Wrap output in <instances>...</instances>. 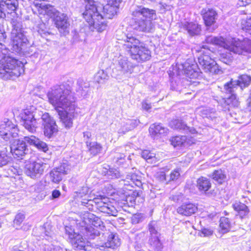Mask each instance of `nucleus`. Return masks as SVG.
Wrapping results in <instances>:
<instances>
[{
	"label": "nucleus",
	"mask_w": 251,
	"mask_h": 251,
	"mask_svg": "<svg viewBox=\"0 0 251 251\" xmlns=\"http://www.w3.org/2000/svg\"><path fill=\"white\" fill-rule=\"evenodd\" d=\"M25 218L24 214L22 213L17 214L14 220V224L16 226H20Z\"/></svg>",
	"instance_id": "54"
},
{
	"label": "nucleus",
	"mask_w": 251,
	"mask_h": 251,
	"mask_svg": "<svg viewBox=\"0 0 251 251\" xmlns=\"http://www.w3.org/2000/svg\"><path fill=\"white\" fill-rule=\"evenodd\" d=\"M204 24L206 26H210L216 22L217 13L215 10L210 8L203 9L201 11Z\"/></svg>",
	"instance_id": "21"
},
{
	"label": "nucleus",
	"mask_w": 251,
	"mask_h": 251,
	"mask_svg": "<svg viewBox=\"0 0 251 251\" xmlns=\"http://www.w3.org/2000/svg\"><path fill=\"white\" fill-rule=\"evenodd\" d=\"M55 24L60 33L66 35L69 32L70 23L67 16L64 13H58L56 16Z\"/></svg>",
	"instance_id": "16"
},
{
	"label": "nucleus",
	"mask_w": 251,
	"mask_h": 251,
	"mask_svg": "<svg viewBox=\"0 0 251 251\" xmlns=\"http://www.w3.org/2000/svg\"><path fill=\"white\" fill-rule=\"evenodd\" d=\"M220 231L224 234L227 232L230 228L229 219L226 217H221L220 221Z\"/></svg>",
	"instance_id": "38"
},
{
	"label": "nucleus",
	"mask_w": 251,
	"mask_h": 251,
	"mask_svg": "<svg viewBox=\"0 0 251 251\" xmlns=\"http://www.w3.org/2000/svg\"><path fill=\"white\" fill-rule=\"evenodd\" d=\"M50 167L48 164L42 160L27 163L25 165V173L27 176L33 179L39 178L44 173L45 170Z\"/></svg>",
	"instance_id": "11"
},
{
	"label": "nucleus",
	"mask_w": 251,
	"mask_h": 251,
	"mask_svg": "<svg viewBox=\"0 0 251 251\" xmlns=\"http://www.w3.org/2000/svg\"><path fill=\"white\" fill-rule=\"evenodd\" d=\"M207 43L219 45L228 51L220 54L219 59L224 63L229 65L234 60L233 54L246 55L251 53V40L248 38L240 40L235 38H224L212 36L205 39Z\"/></svg>",
	"instance_id": "2"
},
{
	"label": "nucleus",
	"mask_w": 251,
	"mask_h": 251,
	"mask_svg": "<svg viewBox=\"0 0 251 251\" xmlns=\"http://www.w3.org/2000/svg\"><path fill=\"white\" fill-rule=\"evenodd\" d=\"M133 68V65L126 57L120 56L116 61L115 67L112 68V75L117 79H122L131 74Z\"/></svg>",
	"instance_id": "9"
},
{
	"label": "nucleus",
	"mask_w": 251,
	"mask_h": 251,
	"mask_svg": "<svg viewBox=\"0 0 251 251\" xmlns=\"http://www.w3.org/2000/svg\"><path fill=\"white\" fill-rule=\"evenodd\" d=\"M17 125L7 119L0 125V136L6 141L11 142L18 137Z\"/></svg>",
	"instance_id": "12"
},
{
	"label": "nucleus",
	"mask_w": 251,
	"mask_h": 251,
	"mask_svg": "<svg viewBox=\"0 0 251 251\" xmlns=\"http://www.w3.org/2000/svg\"><path fill=\"white\" fill-rule=\"evenodd\" d=\"M24 72L23 63L13 57L7 56L0 60V77L3 79L18 77Z\"/></svg>",
	"instance_id": "7"
},
{
	"label": "nucleus",
	"mask_w": 251,
	"mask_h": 251,
	"mask_svg": "<svg viewBox=\"0 0 251 251\" xmlns=\"http://www.w3.org/2000/svg\"><path fill=\"white\" fill-rule=\"evenodd\" d=\"M239 105V101L235 95L232 94L229 98L226 99L223 106L225 111H230L232 108L238 107Z\"/></svg>",
	"instance_id": "30"
},
{
	"label": "nucleus",
	"mask_w": 251,
	"mask_h": 251,
	"mask_svg": "<svg viewBox=\"0 0 251 251\" xmlns=\"http://www.w3.org/2000/svg\"><path fill=\"white\" fill-rule=\"evenodd\" d=\"M172 145L175 147L177 146H185L189 144L185 136H176L171 140Z\"/></svg>",
	"instance_id": "37"
},
{
	"label": "nucleus",
	"mask_w": 251,
	"mask_h": 251,
	"mask_svg": "<svg viewBox=\"0 0 251 251\" xmlns=\"http://www.w3.org/2000/svg\"><path fill=\"white\" fill-rule=\"evenodd\" d=\"M108 176H110L111 178H119L121 176L120 173L116 169L111 168L107 172Z\"/></svg>",
	"instance_id": "50"
},
{
	"label": "nucleus",
	"mask_w": 251,
	"mask_h": 251,
	"mask_svg": "<svg viewBox=\"0 0 251 251\" xmlns=\"http://www.w3.org/2000/svg\"><path fill=\"white\" fill-rule=\"evenodd\" d=\"M180 175V171L178 169L174 170L171 172L169 176H168L167 181H175L179 178Z\"/></svg>",
	"instance_id": "47"
},
{
	"label": "nucleus",
	"mask_w": 251,
	"mask_h": 251,
	"mask_svg": "<svg viewBox=\"0 0 251 251\" xmlns=\"http://www.w3.org/2000/svg\"><path fill=\"white\" fill-rule=\"evenodd\" d=\"M124 48L129 53L131 58L137 62L146 61L151 57V51L135 37L127 35Z\"/></svg>",
	"instance_id": "5"
},
{
	"label": "nucleus",
	"mask_w": 251,
	"mask_h": 251,
	"mask_svg": "<svg viewBox=\"0 0 251 251\" xmlns=\"http://www.w3.org/2000/svg\"><path fill=\"white\" fill-rule=\"evenodd\" d=\"M89 188L87 186H83L81 189L79 191V192H77L76 197L78 198L81 199V202L82 204L84 205H86V204L93 205L92 202H88V203H83V201L85 199H90V196H92L93 197H95L94 195H93L91 193L89 194Z\"/></svg>",
	"instance_id": "33"
},
{
	"label": "nucleus",
	"mask_w": 251,
	"mask_h": 251,
	"mask_svg": "<svg viewBox=\"0 0 251 251\" xmlns=\"http://www.w3.org/2000/svg\"><path fill=\"white\" fill-rule=\"evenodd\" d=\"M60 195V192L59 190H54L52 191V197L53 198H58Z\"/></svg>",
	"instance_id": "64"
},
{
	"label": "nucleus",
	"mask_w": 251,
	"mask_h": 251,
	"mask_svg": "<svg viewBox=\"0 0 251 251\" xmlns=\"http://www.w3.org/2000/svg\"><path fill=\"white\" fill-rule=\"evenodd\" d=\"M114 161L118 165H123L126 162V155L118 151L115 152L114 155Z\"/></svg>",
	"instance_id": "44"
},
{
	"label": "nucleus",
	"mask_w": 251,
	"mask_h": 251,
	"mask_svg": "<svg viewBox=\"0 0 251 251\" xmlns=\"http://www.w3.org/2000/svg\"><path fill=\"white\" fill-rule=\"evenodd\" d=\"M19 117L25 128L31 133H34L37 127V121L33 113L28 110L22 111Z\"/></svg>",
	"instance_id": "14"
},
{
	"label": "nucleus",
	"mask_w": 251,
	"mask_h": 251,
	"mask_svg": "<svg viewBox=\"0 0 251 251\" xmlns=\"http://www.w3.org/2000/svg\"><path fill=\"white\" fill-rule=\"evenodd\" d=\"M203 112H204V114L206 115L205 116L208 118L212 119L213 118H215V112L214 111L211 112L209 113V110L208 109H205L203 110Z\"/></svg>",
	"instance_id": "57"
},
{
	"label": "nucleus",
	"mask_w": 251,
	"mask_h": 251,
	"mask_svg": "<svg viewBox=\"0 0 251 251\" xmlns=\"http://www.w3.org/2000/svg\"><path fill=\"white\" fill-rule=\"evenodd\" d=\"M198 61L199 64L205 72L216 74L219 71L215 61L206 52L199 57Z\"/></svg>",
	"instance_id": "15"
},
{
	"label": "nucleus",
	"mask_w": 251,
	"mask_h": 251,
	"mask_svg": "<svg viewBox=\"0 0 251 251\" xmlns=\"http://www.w3.org/2000/svg\"><path fill=\"white\" fill-rule=\"evenodd\" d=\"M90 199H85L83 203H88V202L94 203L98 209L101 212L107 213L110 215L116 216L118 211L115 207L109 201V199L103 196L100 195L97 197H93L90 196Z\"/></svg>",
	"instance_id": "10"
},
{
	"label": "nucleus",
	"mask_w": 251,
	"mask_h": 251,
	"mask_svg": "<svg viewBox=\"0 0 251 251\" xmlns=\"http://www.w3.org/2000/svg\"><path fill=\"white\" fill-rule=\"evenodd\" d=\"M50 251H67L66 249L61 248L59 246H53L50 248Z\"/></svg>",
	"instance_id": "62"
},
{
	"label": "nucleus",
	"mask_w": 251,
	"mask_h": 251,
	"mask_svg": "<svg viewBox=\"0 0 251 251\" xmlns=\"http://www.w3.org/2000/svg\"><path fill=\"white\" fill-rule=\"evenodd\" d=\"M35 147H36L38 149L43 151L44 152H46L48 150V147L47 144L45 142L40 140L39 138H38L37 140Z\"/></svg>",
	"instance_id": "48"
},
{
	"label": "nucleus",
	"mask_w": 251,
	"mask_h": 251,
	"mask_svg": "<svg viewBox=\"0 0 251 251\" xmlns=\"http://www.w3.org/2000/svg\"><path fill=\"white\" fill-rule=\"evenodd\" d=\"M10 150L13 155L18 158L24 156L27 151L25 142L16 139L11 142Z\"/></svg>",
	"instance_id": "17"
},
{
	"label": "nucleus",
	"mask_w": 251,
	"mask_h": 251,
	"mask_svg": "<svg viewBox=\"0 0 251 251\" xmlns=\"http://www.w3.org/2000/svg\"><path fill=\"white\" fill-rule=\"evenodd\" d=\"M38 139V138L35 137V136L31 135L29 136H25L24 137V142H27L29 144L31 145H33L35 146V144L37 142V140Z\"/></svg>",
	"instance_id": "53"
},
{
	"label": "nucleus",
	"mask_w": 251,
	"mask_h": 251,
	"mask_svg": "<svg viewBox=\"0 0 251 251\" xmlns=\"http://www.w3.org/2000/svg\"><path fill=\"white\" fill-rule=\"evenodd\" d=\"M76 108V104H75L56 111L59 116L60 122L65 128H70L72 127Z\"/></svg>",
	"instance_id": "13"
},
{
	"label": "nucleus",
	"mask_w": 251,
	"mask_h": 251,
	"mask_svg": "<svg viewBox=\"0 0 251 251\" xmlns=\"http://www.w3.org/2000/svg\"><path fill=\"white\" fill-rule=\"evenodd\" d=\"M211 177L219 183H222L226 179V175L221 170H215L212 174Z\"/></svg>",
	"instance_id": "41"
},
{
	"label": "nucleus",
	"mask_w": 251,
	"mask_h": 251,
	"mask_svg": "<svg viewBox=\"0 0 251 251\" xmlns=\"http://www.w3.org/2000/svg\"><path fill=\"white\" fill-rule=\"evenodd\" d=\"M47 96L49 102L56 111L76 104L75 98L72 93L70 87L64 83L51 87Z\"/></svg>",
	"instance_id": "3"
},
{
	"label": "nucleus",
	"mask_w": 251,
	"mask_h": 251,
	"mask_svg": "<svg viewBox=\"0 0 251 251\" xmlns=\"http://www.w3.org/2000/svg\"><path fill=\"white\" fill-rule=\"evenodd\" d=\"M141 155L143 158L150 163H155L158 160L155 154L148 150L143 151L142 152Z\"/></svg>",
	"instance_id": "39"
},
{
	"label": "nucleus",
	"mask_w": 251,
	"mask_h": 251,
	"mask_svg": "<svg viewBox=\"0 0 251 251\" xmlns=\"http://www.w3.org/2000/svg\"><path fill=\"white\" fill-rule=\"evenodd\" d=\"M197 187L201 192H206L211 186V183L207 178L201 176L197 180Z\"/></svg>",
	"instance_id": "32"
},
{
	"label": "nucleus",
	"mask_w": 251,
	"mask_h": 251,
	"mask_svg": "<svg viewBox=\"0 0 251 251\" xmlns=\"http://www.w3.org/2000/svg\"><path fill=\"white\" fill-rule=\"evenodd\" d=\"M63 174L56 168L53 169L50 173L51 181L55 183H58L62 179Z\"/></svg>",
	"instance_id": "40"
},
{
	"label": "nucleus",
	"mask_w": 251,
	"mask_h": 251,
	"mask_svg": "<svg viewBox=\"0 0 251 251\" xmlns=\"http://www.w3.org/2000/svg\"><path fill=\"white\" fill-rule=\"evenodd\" d=\"M44 135L48 138H50L56 134L58 131V126L56 122L51 123L50 125H48L43 126Z\"/></svg>",
	"instance_id": "35"
},
{
	"label": "nucleus",
	"mask_w": 251,
	"mask_h": 251,
	"mask_svg": "<svg viewBox=\"0 0 251 251\" xmlns=\"http://www.w3.org/2000/svg\"><path fill=\"white\" fill-rule=\"evenodd\" d=\"M170 126L174 129L183 130L186 132H190L195 134L196 132V130L193 127L188 126L183 123L181 120L175 119L172 120L169 124Z\"/></svg>",
	"instance_id": "26"
},
{
	"label": "nucleus",
	"mask_w": 251,
	"mask_h": 251,
	"mask_svg": "<svg viewBox=\"0 0 251 251\" xmlns=\"http://www.w3.org/2000/svg\"><path fill=\"white\" fill-rule=\"evenodd\" d=\"M126 179H130L133 182L135 183L136 185H139L141 183V181H139L137 178V176L135 174H130V175H127V177H126Z\"/></svg>",
	"instance_id": "55"
},
{
	"label": "nucleus",
	"mask_w": 251,
	"mask_h": 251,
	"mask_svg": "<svg viewBox=\"0 0 251 251\" xmlns=\"http://www.w3.org/2000/svg\"><path fill=\"white\" fill-rule=\"evenodd\" d=\"M18 2L17 0H0V17L4 12L7 13L14 12L17 8Z\"/></svg>",
	"instance_id": "22"
},
{
	"label": "nucleus",
	"mask_w": 251,
	"mask_h": 251,
	"mask_svg": "<svg viewBox=\"0 0 251 251\" xmlns=\"http://www.w3.org/2000/svg\"><path fill=\"white\" fill-rule=\"evenodd\" d=\"M102 221L94 214L85 212L81 216L80 232L85 238L93 239L100 234Z\"/></svg>",
	"instance_id": "6"
},
{
	"label": "nucleus",
	"mask_w": 251,
	"mask_h": 251,
	"mask_svg": "<svg viewBox=\"0 0 251 251\" xmlns=\"http://www.w3.org/2000/svg\"><path fill=\"white\" fill-rule=\"evenodd\" d=\"M139 122L135 119H127L122 124V127L119 130V133H125L134 128L138 124Z\"/></svg>",
	"instance_id": "31"
},
{
	"label": "nucleus",
	"mask_w": 251,
	"mask_h": 251,
	"mask_svg": "<svg viewBox=\"0 0 251 251\" xmlns=\"http://www.w3.org/2000/svg\"><path fill=\"white\" fill-rule=\"evenodd\" d=\"M159 178L160 181H167V179H168V176H166L164 172H160L159 176Z\"/></svg>",
	"instance_id": "60"
},
{
	"label": "nucleus",
	"mask_w": 251,
	"mask_h": 251,
	"mask_svg": "<svg viewBox=\"0 0 251 251\" xmlns=\"http://www.w3.org/2000/svg\"><path fill=\"white\" fill-rule=\"evenodd\" d=\"M142 107L146 110L148 111L151 108V103H147L146 101H144L142 102Z\"/></svg>",
	"instance_id": "59"
},
{
	"label": "nucleus",
	"mask_w": 251,
	"mask_h": 251,
	"mask_svg": "<svg viewBox=\"0 0 251 251\" xmlns=\"http://www.w3.org/2000/svg\"><path fill=\"white\" fill-rule=\"evenodd\" d=\"M143 217L141 213L134 214L131 217V222L133 224H137L142 221Z\"/></svg>",
	"instance_id": "52"
},
{
	"label": "nucleus",
	"mask_w": 251,
	"mask_h": 251,
	"mask_svg": "<svg viewBox=\"0 0 251 251\" xmlns=\"http://www.w3.org/2000/svg\"><path fill=\"white\" fill-rule=\"evenodd\" d=\"M13 28L11 33V39L13 50L16 52L22 51L23 47L27 41L21 22L17 20H12Z\"/></svg>",
	"instance_id": "8"
},
{
	"label": "nucleus",
	"mask_w": 251,
	"mask_h": 251,
	"mask_svg": "<svg viewBox=\"0 0 251 251\" xmlns=\"http://www.w3.org/2000/svg\"><path fill=\"white\" fill-rule=\"evenodd\" d=\"M56 168L64 175L67 174L70 171L71 166L67 160H63L61 165Z\"/></svg>",
	"instance_id": "45"
},
{
	"label": "nucleus",
	"mask_w": 251,
	"mask_h": 251,
	"mask_svg": "<svg viewBox=\"0 0 251 251\" xmlns=\"http://www.w3.org/2000/svg\"><path fill=\"white\" fill-rule=\"evenodd\" d=\"M91 133L89 131H87L83 132V137L86 141H88L87 140L91 138Z\"/></svg>",
	"instance_id": "63"
},
{
	"label": "nucleus",
	"mask_w": 251,
	"mask_h": 251,
	"mask_svg": "<svg viewBox=\"0 0 251 251\" xmlns=\"http://www.w3.org/2000/svg\"><path fill=\"white\" fill-rule=\"evenodd\" d=\"M65 232L66 234L68 235L70 242L78 234L75 232L74 229H73L71 226H66Z\"/></svg>",
	"instance_id": "49"
},
{
	"label": "nucleus",
	"mask_w": 251,
	"mask_h": 251,
	"mask_svg": "<svg viewBox=\"0 0 251 251\" xmlns=\"http://www.w3.org/2000/svg\"><path fill=\"white\" fill-rule=\"evenodd\" d=\"M201 232L204 237H206L211 235L213 234V231L210 228H203L201 229Z\"/></svg>",
	"instance_id": "56"
},
{
	"label": "nucleus",
	"mask_w": 251,
	"mask_h": 251,
	"mask_svg": "<svg viewBox=\"0 0 251 251\" xmlns=\"http://www.w3.org/2000/svg\"><path fill=\"white\" fill-rule=\"evenodd\" d=\"M31 227V225L28 223H24L23 225L21 226V228L22 230L24 231H27Z\"/></svg>",
	"instance_id": "61"
},
{
	"label": "nucleus",
	"mask_w": 251,
	"mask_h": 251,
	"mask_svg": "<svg viewBox=\"0 0 251 251\" xmlns=\"http://www.w3.org/2000/svg\"><path fill=\"white\" fill-rule=\"evenodd\" d=\"M76 84L78 94L82 98H86L88 94L89 84L82 79H79Z\"/></svg>",
	"instance_id": "28"
},
{
	"label": "nucleus",
	"mask_w": 251,
	"mask_h": 251,
	"mask_svg": "<svg viewBox=\"0 0 251 251\" xmlns=\"http://www.w3.org/2000/svg\"><path fill=\"white\" fill-rule=\"evenodd\" d=\"M242 28L243 30L251 34V18L242 22Z\"/></svg>",
	"instance_id": "46"
},
{
	"label": "nucleus",
	"mask_w": 251,
	"mask_h": 251,
	"mask_svg": "<svg viewBox=\"0 0 251 251\" xmlns=\"http://www.w3.org/2000/svg\"><path fill=\"white\" fill-rule=\"evenodd\" d=\"M197 206L190 202L184 203L178 207L177 212L182 215L189 216L194 214L197 211Z\"/></svg>",
	"instance_id": "24"
},
{
	"label": "nucleus",
	"mask_w": 251,
	"mask_h": 251,
	"mask_svg": "<svg viewBox=\"0 0 251 251\" xmlns=\"http://www.w3.org/2000/svg\"><path fill=\"white\" fill-rule=\"evenodd\" d=\"M181 67L184 74L190 78H196L200 75L199 69L196 63L190 64L188 62H185Z\"/></svg>",
	"instance_id": "20"
},
{
	"label": "nucleus",
	"mask_w": 251,
	"mask_h": 251,
	"mask_svg": "<svg viewBox=\"0 0 251 251\" xmlns=\"http://www.w3.org/2000/svg\"><path fill=\"white\" fill-rule=\"evenodd\" d=\"M149 229L152 236L150 241L151 244L154 246H158L160 244V241L158 238V233L155 229V224L153 222L149 224Z\"/></svg>",
	"instance_id": "34"
},
{
	"label": "nucleus",
	"mask_w": 251,
	"mask_h": 251,
	"mask_svg": "<svg viewBox=\"0 0 251 251\" xmlns=\"http://www.w3.org/2000/svg\"><path fill=\"white\" fill-rule=\"evenodd\" d=\"M73 247L75 250H83L84 251L88 250V242L83 238L81 235L78 234L70 242Z\"/></svg>",
	"instance_id": "27"
},
{
	"label": "nucleus",
	"mask_w": 251,
	"mask_h": 251,
	"mask_svg": "<svg viewBox=\"0 0 251 251\" xmlns=\"http://www.w3.org/2000/svg\"><path fill=\"white\" fill-rule=\"evenodd\" d=\"M181 29L186 30L191 36L198 35L201 31V25L193 22H185L181 24Z\"/></svg>",
	"instance_id": "25"
},
{
	"label": "nucleus",
	"mask_w": 251,
	"mask_h": 251,
	"mask_svg": "<svg viewBox=\"0 0 251 251\" xmlns=\"http://www.w3.org/2000/svg\"><path fill=\"white\" fill-rule=\"evenodd\" d=\"M168 129L160 124H154L151 125L149 128V132L152 138L157 139L166 135Z\"/></svg>",
	"instance_id": "23"
},
{
	"label": "nucleus",
	"mask_w": 251,
	"mask_h": 251,
	"mask_svg": "<svg viewBox=\"0 0 251 251\" xmlns=\"http://www.w3.org/2000/svg\"><path fill=\"white\" fill-rule=\"evenodd\" d=\"M86 3L83 17L89 24L91 30L98 32L104 30L107 26L106 19H112L117 13L119 6V0L115 3L109 1L105 6L94 0H84Z\"/></svg>",
	"instance_id": "1"
},
{
	"label": "nucleus",
	"mask_w": 251,
	"mask_h": 251,
	"mask_svg": "<svg viewBox=\"0 0 251 251\" xmlns=\"http://www.w3.org/2000/svg\"><path fill=\"white\" fill-rule=\"evenodd\" d=\"M41 119V122L43 127L48 125H50L51 123H52L55 122L54 119L47 112H45L42 115Z\"/></svg>",
	"instance_id": "43"
},
{
	"label": "nucleus",
	"mask_w": 251,
	"mask_h": 251,
	"mask_svg": "<svg viewBox=\"0 0 251 251\" xmlns=\"http://www.w3.org/2000/svg\"><path fill=\"white\" fill-rule=\"evenodd\" d=\"M120 245V241L118 237L111 233L107 239V241L104 245H101L99 248H97V251H113Z\"/></svg>",
	"instance_id": "19"
},
{
	"label": "nucleus",
	"mask_w": 251,
	"mask_h": 251,
	"mask_svg": "<svg viewBox=\"0 0 251 251\" xmlns=\"http://www.w3.org/2000/svg\"><path fill=\"white\" fill-rule=\"evenodd\" d=\"M87 146L89 147V151L91 154L93 155H96L100 153L102 149V146L96 142H89L86 141Z\"/></svg>",
	"instance_id": "36"
},
{
	"label": "nucleus",
	"mask_w": 251,
	"mask_h": 251,
	"mask_svg": "<svg viewBox=\"0 0 251 251\" xmlns=\"http://www.w3.org/2000/svg\"><path fill=\"white\" fill-rule=\"evenodd\" d=\"M232 207L242 219L248 216L250 212V210L248 206L241 202H235L232 204Z\"/></svg>",
	"instance_id": "29"
},
{
	"label": "nucleus",
	"mask_w": 251,
	"mask_h": 251,
	"mask_svg": "<svg viewBox=\"0 0 251 251\" xmlns=\"http://www.w3.org/2000/svg\"><path fill=\"white\" fill-rule=\"evenodd\" d=\"M108 78V75L106 72L103 70L99 71L95 75L94 78L98 83H103Z\"/></svg>",
	"instance_id": "42"
},
{
	"label": "nucleus",
	"mask_w": 251,
	"mask_h": 251,
	"mask_svg": "<svg viewBox=\"0 0 251 251\" xmlns=\"http://www.w3.org/2000/svg\"><path fill=\"white\" fill-rule=\"evenodd\" d=\"M155 10L143 6H137L132 12V22L131 26L135 30L151 32L154 26L152 20L155 19Z\"/></svg>",
	"instance_id": "4"
},
{
	"label": "nucleus",
	"mask_w": 251,
	"mask_h": 251,
	"mask_svg": "<svg viewBox=\"0 0 251 251\" xmlns=\"http://www.w3.org/2000/svg\"><path fill=\"white\" fill-rule=\"evenodd\" d=\"M9 160V157L5 153L0 152V167L6 165Z\"/></svg>",
	"instance_id": "51"
},
{
	"label": "nucleus",
	"mask_w": 251,
	"mask_h": 251,
	"mask_svg": "<svg viewBox=\"0 0 251 251\" xmlns=\"http://www.w3.org/2000/svg\"><path fill=\"white\" fill-rule=\"evenodd\" d=\"M43 7L45 10V13L48 15H50V12L52 10V7L50 5H43Z\"/></svg>",
	"instance_id": "58"
},
{
	"label": "nucleus",
	"mask_w": 251,
	"mask_h": 251,
	"mask_svg": "<svg viewBox=\"0 0 251 251\" xmlns=\"http://www.w3.org/2000/svg\"><path fill=\"white\" fill-rule=\"evenodd\" d=\"M251 82V77L247 75H243L239 78L237 81H230L225 84L224 88L227 92L232 93L235 86L239 85L241 88L245 87L248 86Z\"/></svg>",
	"instance_id": "18"
}]
</instances>
